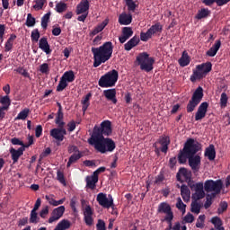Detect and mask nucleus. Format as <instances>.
Here are the masks:
<instances>
[{"instance_id":"obj_1","label":"nucleus","mask_w":230,"mask_h":230,"mask_svg":"<svg viewBox=\"0 0 230 230\" xmlns=\"http://www.w3.org/2000/svg\"><path fill=\"white\" fill-rule=\"evenodd\" d=\"M201 149V144L196 142L193 138L187 139V142L183 145V149L180 150V154H178V163L184 164L189 159V166L192 169V172H199L201 166V157L197 154Z\"/></svg>"},{"instance_id":"obj_2","label":"nucleus","mask_w":230,"mask_h":230,"mask_svg":"<svg viewBox=\"0 0 230 230\" xmlns=\"http://www.w3.org/2000/svg\"><path fill=\"white\" fill-rule=\"evenodd\" d=\"M92 52L94 58L93 66L98 67L102 64L109 61L110 58L112 57L113 45L111 41H106L101 47H93Z\"/></svg>"},{"instance_id":"obj_3","label":"nucleus","mask_w":230,"mask_h":230,"mask_svg":"<svg viewBox=\"0 0 230 230\" xmlns=\"http://www.w3.org/2000/svg\"><path fill=\"white\" fill-rule=\"evenodd\" d=\"M88 142L102 154L112 153L116 148V144L111 138H105L99 134L95 137H90Z\"/></svg>"},{"instance_id":"obj_4","label":"nucleus","mask_w":230,"mask_h":230,"mask_svg":"<svg viewBox=\"0 0 230 230\" xmlns=\"http://www.w3.org/2000/svg\"><path fill=\"white\" fill-rule=\"evenodd\" d=\"M137 62L140 66L141 70L149 73L154 69L155 59V58H149L147 52H141L137 56Z\"/></svg>"},{"instance_id":"obj_5","label":"nucleus","mask_w":230,"mask_h":230,"mask_svg":"<svg viewBox=\"0 0 230 230\" xmlns=\"http://www.w3.org/2000/svg\"><path fill=\"white\" fill-rule=\"evenodd\" d=\"M119 79V73L116 70H112L106 75H102L99 80V85L102 88H111L116 85Z\"/></svg>"},{"instance_id":"obj_6","label":"nucleus","mask_w":230,"mask_h":230,"mask_svg":"<svg viewBox=\"0 0 230 230\" xmlns=\"http://www.w3.org/2000/svg\"><path fill=\"white\" fill-rule=\"evenodd\" d=\"M204 97V90L202 87H198L196 91H194V93H192V98H190V101H189V103H187V113L193 112L198 105L202 102V99Z\"/></svg>"},{"instance_id":"obj_7","label":"nucleus","mask_w":230,"mask_h":230,"mask_svg":"<svg viewBox=\"0 0 230 230\" xmlns=\"http://www.w3.org/2000/svg\"><path fill=\"white\" fill-rule=\"evenodd\" d=\"M223 187L224 183L222 180H207L204 182V190L206 192H213L212 195L214 197L221 193Z\"/></svg>"},{"instance_id":"obj_8","label":"nucleus","mask_w":230,"mask_h":230,"mask_svg":"<svg viewBox=\"0 0 230 230\" xmlns=\"http://www.w3.org/2000/svg\"><path fill=\"white\" fill-rule=\"evenodd\" d=\"M111 133V122L110 120H105L101 124V127H94L91 138H95L98 135L101 137L110 136Z\"/></svg>"},{"instance_id":"obj_9","label":"nucleus","mask_w":230,"mask_h":230,"mask_svg":"<svg viewBox=\"0 0 230 230\" xmlns=\"http://www.w3.org/2000/svg\"><path fill=\"white\" fill-rule=\"evenodd\" d=\"M97 201L104 208H110L114 206V201L111 195H109V198H107L106 194L99 193L97 196Z\"/></svg>"},{"instance_id":"obj_10","label":"nucleus","mask_w":230,"mask_h":230,"mask_svg":"<svg viewBox=\"0 0 230 230\" xmlns=\"http://www.w3.org/2000/svg\"><path fill=\"white\" fill-rule=\"evenodd\" d=\"M67 134L65 128H58L50 130V136L57 140V146H60V142H62L65 138V136Z\"/></svg>"},{"instance_id":"obj_11","label":"nucleus","mask_w":230,"mask_h":230,"mask_svg":"<svg viewBox=\"0 0 230 230\" xmlns=\"http://www.w3.org/2000/svg\"><path fill=\"white\" fill-rule=\"evenodd\" d=\"M181 176H183V179H185V181H187L189 185L191 183L192 172L190 171L186 168H180V170H178V173H176V179L178 181H182Z\"/></svg>"},{"instance_id":"obj_12","label":"nucleus","mask_w":230,"mask_h":230,"mask_svg":"<svg viewBox=\"0 0 230 230\" xmlns=\"http://www.w3.org/2000/svg\"><path fill=\"white\" fill-rule=\"evenodd\" d=\"M208 106L209 104L207 102L199 104V107H198V111H196V115L194 116L196 121L202 120L206 117Z\"/></svg>"},{"instance_id":"obj_13","label":"nucleus","mask_w":230,"mask_h":230,"mask_svg":"<svg viewBox=\"0 0 230 230\" xmlns=\"http://www.w3.org/2000/svg\"><path fill=\"white\" fill-rule=\"evenodd\" d=\"M65 207L64 206H60L57 208H55L51 214V217L49 219V223L52 224L55 221H58L65 213Z\"/></svg>"},{"instance_id":"obj_14","label":"nucleus","mask_w":230,"mask_h":230,"mask_svg":"<svg viewBox=\"0 0 230 230\" xmlns=\"http://www.w3.org/2000/svg\"><path fill=\"white\" fill-rule=\"evenodd\" d=\"M93 210L90 206H86L84 210V222L88 226H91L93 225Z\"/></svg>"},{"instance_id":"obj_15","label":"nucleus","mask_w":230,"mask_h":230,"mask_svg":"<svg viewBox=\"0 0 230 230\" xmlns=\"http://www.w3.org/2000/svg\"><path fill=\"white\" fill-rule=\"evenodd\" d=\"M134 32L131 27H123L122 35L119 36V40L121 44H124L128 40L133 36Z\"/></svg>"},{"instance_id":"obj_16","label":"nucleus","mask_w":230,"mask_h":230,"mask_svg":"<svg viewBox=\"0 0 230 230\" xmlns=\"http://www.w3.org/2000/svg\"><path fill=\"white\" fill-rule=\"evenodd\" d=\"M103 95L109 102H111L113 104L116 105L118 103L116 89L105 90L103 92Z\"/></svg>"},{"instance_id":"obj_17","label":"nucleus","mask_w":230,"mask_h":230,"mask_svg":"<svg viewBox=\"0 0 230 230\" xmlns=\"http://www.w3.org/2000/svg\"><path fill=\"white\" fill-rule=\"evenodd\" d=\"M89 8H90L89 1L88 0H82L76 7L77 15H80L82 13H88Z\"/></svg>"},{"instance_id":"obj_18","label":"nucleus","mask_w":230,"mask_h":230,"mask_svg":"<svg viewBox=\"0 0 230 230\" xmlns=\"http://www.w3.org/2000/svg\"><path fill=\"white\" fill-rule=\"evenodd\" d=\"M39 48L47 55H50L52 52L50 45H49L48 39L45 36L43 38H40L39 41Z\"/></svg>"},{"instance_id":"obj_19","label":"nucleus","mask_w":230,"mask_h":230,"mask_svg":"<svg viewBox=\"0 0 230 230\" xmlns=\"http://www.w3.org/2000/svg\"><path fill=\"white\" fill-rule=\"evenodd\" d=\"M221 48V40H217L214 43V45H212V47H210V49H208V50H207L206 55L208 57H215L217 55V53L218 52V50Z\"/></svg>"},{"instance_id":"obj_20","label":"nucleus","mask_w":230,"mask_h":230,"mask_svg":"<svg viewBox=\"0 0 230 230\" xmlns=\"http://www.w3.org/2000/svg\"><path fill=\"white\" fill-rule=\"evenodd\" d=\"M24 150V147H20L18 150H15L13 147L10 149V154L12 155L13 164L18 162L19 158L23 155Z\"/></svg>"},{"instance_id":"obj_21","label":"nucleus","mask_w":230,"mask_h":230,"mask_svg":"<svg viewBox=\"0 0 230 230\" xmlns=\"http://www.w3.org/2000/svg\"><path fill=\"white\" fill-rule=\"evenodd\" d=\"M158 143L160 146H162V148H160V151L162 153L166 154L168 152V146L171 143L169 137H162L160 139H158Z\"/></svg>"},{"instance_id":"obj_22","label":"nucleus","mask_w":230,"mask_h":230,"mask_svg":"<svg viewBox=\"0 0 230 230\" xmlns=\"http://www.w3.org/2000/svg\"><path fill=\"white\" fill-rule=\"evenodd\" d=\"M196 69L199 70L201 73H203L204 76H206L207 74L211 72V70H212V64H211L210 61H207L204 64L197 66Z\"/></svg>"},{"instance_id":"obj_23","label":"nucleus","mask_w":230,"mask_h":230,"mask_svg":"<svg viewBox=\"0 0 230 230\" xmlns=\"http://www.w3.org/2000/svg\"><path fill=\"white\" fill-rule=\"evenodd\" d=\"M139 42H140V40L138 36H134L133 38H131V40H129V41H128V43H125L124 45L125 50L130 51L133 48L137 46Z\"/></svg>"},{"instance_id":"obj_24","label":"nucleus","mask_w":230,"mask_h":230,"mask_svg":"<svg viewBox=\"0 0 230 230\" xmlns=\"http://www.w3.org/2000/svg\"><path fill=\"white\" fill-rule=\"evenodd\" d=\"M190 63V58L187 52V50H183V53L181 54V58L178 59V64H180V66L185 67L189 66Z\"/></svg>"},{"instance_id":"obj_25","label":"nucleus","mask_w":230,"mask_h":230,"mask_svg":"<svg viewBox=\"0 0 230 230\" xmlns=\"http://www.w3.org/2000/svg\"><path fill=\"white\" fill-rule=\"evenodd\" d=\"M147 31L150 32L151 36L161 34L163 32V25L160 23V22H157L155 23V25H151L149 29H147Z\"/></svg>"},{"instance_id":"obj_26","label":"nucleus","mask_w":230,"mask_h":230,"mask_svg":"<svg viewBox=\"0 0 230 230\" xmlns=\"http://www.w3.org/2000/svg\"><path fill=\"white\" fill-rule=\"evenodd\" d=\"M204 156L208 157L209 161L216 159V149L213 145H209L208 147L205 149Z\"/></svg>"},{"instance_id":"obj_27","label":"nucleus","mask_w":230,"mask_h":230,"mask_svg":"<svg viewBox=\"0 0 230 230\" xmlns=\"http://www.w3.org/2000/svg\"><path fill=\"white\" fill-rule=\"evenodd\" d=\"M132 16L131 14H126V13H122V14L119 17V22L121 25L128 26L132 22Z\"/></svg>"},{"instance_id":"obj_28","label":"nucleus","mask_w":230,"mask_h":230,"mask_svg":"<svg viewBox=\"0 0 230 230\" xmlns=\"http://www.w3.org/2000/svg\"><path fill=\"white\" fill-rule=\"evenodd\" d=\"M181 199H183V201H185V202L190 201V190H189L188 186L181 185Z\"/></svg>"},{"instance_id":"obj_29","label":"nucleus","mask_w":230,"mask_h":230,"mask_svg":"<svg viewBox=\"0 0 230 230\" xmlns=\"http://www.w3.org/2000/svg\"><path fill=\"white\" fill-rule=\"evenodd\" d=\"M99 181V177H95L93 174V176H88L86 178V183H87V187L92 189V190H94L95 187H96V183L98 182Z\"/></svg>"},{"instance_id":"obj_30","label":"nucleus","mask_w":230,"mask_h":230,"mask_svg":"<svg viewBox=\"0 0 230 230\" xmlns=\"http://www.w3.org/2000/svg\"><path fill=\"white\" fill-rule=\"evenodd\" d=\"M83 157L82 153H74L68 160L66 167L69 168L73 164L77 163Z\"/></svg>"},{"instance_id":"obj_31","label":"nucleus","mask_w":230,"mask_h":230,"mask_svg":"<svg viewBox=\"0 0 230 230\" xmlns=\"http://www.w3.org/2000/svg\"><path fill=\"white\" fill-rule=\"evenodd\" d=\"M211 14V11L206 8L203 9H199V11H198V14H196V19L198 20H202V19H206L208 16H210Z\"/></svg>"},{"instance_id":"obj_32","label":"nucleus","mask_w":230,"mask_h":230,"mask_svg":"<svg viewBox=\"0 0 230 230\" xmlns=\"http://www.w3.org/2000/svg\"><path fill=\"white\" fill-rule=\"evenodd\" d=\"M204 77L203 73L199 69H196L192 72V75H190V82L195 83L197 80H201Z\"/></svg>"},{"instance_id":"obj_33","label":"nucleus","mask_w":230,"mask_h":230,"mask_svg":"<svg viewBox=\"0 0 230 230\" xmlns=\"http://www.w3.org/2000/svg\"><path fill=\"white\" fill-rule=\"evenodd\" d=\"M0 103L3 105L1 108L3 110H5V111H8L9 110V107L11 105V100L10 98L6 95V96H4V97H1L0 98Z\"/></svg>"},{"instance_id":"obj_34","label":"nucleus","mask_w":230,"mask_h":230,"mask_svg":"<svg viewBox=\"0 0 230 230\" xmlns=\"http://www.w3.org/2000/svg\"><path fill=\"white\" fill-rule=\"evenodd\" d=\"M16 38V34H11L10 38L7 40L5 43V52L11 51V49H13V41Z\"/></svg>"},{"instance_id":"obj_35","label":"nucleus","mask_w":230,"mask_h":230,"mask_svg":"<svg viewBox=\"0 0 230 230\" xmlns=\"http://www.w3.org/2000/svg\"><path fill=\"white\" fill-rule=\"evenodd\" d=\"M71 223L68 220H62L55 228V230H66L70 228Z\"/></svg>"},{"instance_id":"obj_36","label":"nucleus","mask_w":230,"mask_h":230,"mask_svg":"<svg viewBox=\"0 0 230 230\" xmlns=\"http://www.w3.org/2000/svg\"><path fill=\"white\" fill-rule=\"evenodd\" d=\"M61 78H63L66 83H73L75 79V76L73 71H67Z\"/></svg>"},{"instance_id":"obj_37","label":"nucleus","mask_w":230,"mask_h":230,"mask_svg":"<svg viewBox=\"0 0 230 230\" xmlns=\"http://www.w3.org/2000/svg\"><path fill=\"white\" fill-rule=\"evenodd\" d=\"M172 209L171 206L166 202H162L158 205V213H166Z\"/></svg>"},{"instance_id":"obj_38","label":"nucleus","mask_w":230,"mask_h":230,"mask_svg":"<svg viewBox=\"0 0 230 230\" xmlns=\"http://www.w3.org/2000/svg\"><path fill=\"white\" fill-rule=\"evenodd\" d=\"M92 97L91 93H88L85 98L82 101V104H83V111L84 113L86 112V111L88 110L89 106H90V98Z\"/></svg>"},{"instance_id":"obj_39","label":"nucleus","mask_w":230,"mask_h":230,"mask_svg":"<svg viewBox=\"0 0 230 230\" xmlns=\"http://www.w3.org/2000/svg\"><path fill=\"white\" fill-rule=\"evenodd\" d=\"M64 114L63 112H58L57 118H56V124L58 128H64L66 123L63 121Z\"/></svg>"},{"instance_id":"obj_40","label":"nucleus","mask_w":230,"mask_h":230,"mask_svg":"<svg viewBox=\"0 0 230 230\" xmlns=\"http://www.w3.org/2000/svg\"><path fill=\"white\" fill-rule=\"evenodd\" d=\"M50 16H51V13L49 12L44 14V16H42L41 18V27L44 30H47L48 28V23L49 22Z\"/></svg>"},{"instance_id":"obj_41","label":"nucleus","mask_w":230,"mask_h":230,"mask_svg":"<svg viewBox=\"0 0 230 230\" xmlns=\"http://www.w3.org/2000/svg\"><path fill=\"white\" fill-rule=\"evenodd\" d=\"M200 209L201 205L198 203V200L192 201V203L190 204V211H192V213L199 214Z\"/></svg>"},{"instance_id":"obj_42","label":"nucleus","mask_w":230,"mask_h":230,"mask_svg":"<svg viewBox=\"0 0 230 230\" xmlns=\"http://www.w3.org/2000/svg\"><path fill=\"white\" fill-rule=\"evenodd\" d=\"M211 224L214 226V227L216 229L221 228L223 227V221L221 218L217 217H214L211 218L210 220Z\"/></svg>"},{"instance_id":"obj_43","label":"nucleus","mask_w":230,"mask_h":230,"mask_svg":"<svg viewBox=\"0 0 230 230\" xmlns=\"http://www.w3.org/2000/svg\"><path fill=\"white\" fill-rule=\"evenodd\" d=\"M40 222V217L38 216L37 211L31 210V216H30V223L31 224H37Z\"/></svg>"},{"instance_id":"obj_44","label":"nucleus","mask_w":230,"mask_h":230,"mask_svg":"<svg viewBox=\"0 0 230 230\" xmlns=\"http://www.w3.org/2000/svg\"><path fill=\"white\" fill-rule=\"evenodd\" d=\"M36 24V18L32 14L29 13L26 20V26L29 28L33 27Z\"/></svg>"},{"instance_id":"obj_45","label":"nucleus","mask_w":230,"mask_h":230,"mask_svg":"<svg viewBox=\"0 0 230 230\" xmlns=\"http://www.w3.org/2000/svg\"><path fill=\"white\" fill-rule=\"evenodd\" d=\"M40 34L39 29H33L31 31V39L32 42H38L40 40Z\"/></svg>"},{"instance_id":"obj_46","label":"nucleus","mask_w":230,"mask_h":230,"mask_svg":"<svg viewBox=\"0 0 230 230\" xmlns=\"http://www.w3.org/2000/svg\"><path fill=\"white\" fill-rule=\"evenodd\" d=\"M67 9V5L66 4H65L64 2H59L58 4H57L56 5V11L58 13H62L64 12H66V10Z\"/></svg>"},{"instance_id":"obj_47","label":"nucleus","mask_w":230,"mask_h":230,"mask_svg":"<svg viewBox=\"0 0 230 230\" xmlns=\"http://www.w3.org/2000/svg\"><path fill=\"white\" fill-rule=\"evenodd\" d=\"M227 102H228V97L227 94L226 93H221L220 95V107L221 108H226L227 105Z\"/></svg>"},{"instance_id":"obj_48","label":"nucleus","mask_w":230,"mask_h":230,"mask_svg":"<svg viewBox=\"0 0 230 230\" xmlns=\"http://www.w3.org/2000/svg\"><path fill=\"white\" fill-rule=\"evenodd\" d=\"M205 191L204 190H196V193L192 194V199L198 201L203 198H205Z\"/></svg>"},{"instance_id":"obj_49","label":"nucleus","mask_w":230,"mask_h":230,"mask_svg":"<svg viewBox=\"0 0 230 230\" xmlns=\"http://www.w3.org/2000/svg\"><path fill=\"white\" fill-rule=\"evenodd\" d=\"M206 219V216L205 215H201L198 217V221L196 222V227L198 228H204V222Z\"/></svg>"},{"instance_id":"obj_50","label":"nucleus","mask_w":230,"mask_h":230,"mask_svg":"<svg viewBox=\"0 0 230 230\" xmlns=\"http://www.w3.org/2000/svg\"><path fill=\"white\" fill-rule=\"evenodd\" d=\"M190 186V189H194L195 191H202L204 190V184L202 182H198L196 184H189Z\"/></svg>"},{"instance_id":"obj_51","label":"nucleus","mask_w":230,"mask_h":230,"mask_svg":"<svg viewBox=\"0 0 230 230\" xmlns=\"http://www.w3.org/2000/svg\"><path fill=\"white\" fill-rule=\"evenodd\" d=\"M67 82L66 81H65L62 77H61V79H60V82H59V84H58V87H57V91L58 92H62V91H64L66 87H67Z\"/></svg>"},{"instance_id":"obj_52","label":"nucleus","mask_w":230,"mask_h":230,"mask_svg":"<svg viewBox=\"0 0 230 230\" xmlns=\"http://www.w3.org/2000/svg\"><path fill=\"white\" fill-rule=\"evenodd\" d=\"M30 113V109H24L22 111H21L18 116H17V119H26V118L28 117Z\"/></svg>"},{"instance_id":"obj_53","label":"nucleus","mask_w":230,"mask_h":230,"mask_svg":"<svg viewBox=\"0 0 230 230\" xmlns=\"http://www.w3.org/2000/svg\"><path fill=\"white\" fill-rule=\"evenodd\" d=\"M35 5H33V8L37 11L42 10L46 0H35Z\"/></svg>"},{"instance_id":"obj_54","label":"nucleus","mask_w":230,"mask_h":230,"mask_svg":"<svg viewBox=\"0 0 230 230\" xmlns=\"http://www.w3.org/2000/svg\"><path fill=\"white\" fill-rule=\"evenodd\" d=\"M228 208V203L224 201V202H220L219 204V208H217V213L218 214H222L225 211H226Z\"/></svg>"},{"instance_id":"obj_55","label":"nucleus","mask_w":230,"mask_h":230,"mask_svg":"<svg viewBox=\"0 0 230 230\" xmlns=\"http://www.w3.org/2000/svg\"><path fill=\"white\" fill-rule=\"evenodd\" d=\"M140 39L142 41L146 42L149 39H152V34L147 31L146 32H141Z\"/></svg>"},{"instance_id":"obj_56","label":"nucleus","mask_w":230,"mask_h":230,"mask_svg":"<svg viewBox=\"0 0 230 230\" xmlns=\"http://www.w3.org/2000/svg\"><path fill=\"white\" fill-rule=\"evenodd\" d=\"M186 205L182 202L181 199L180 198L178 199V202H176V208L180 209L181 212L185 213L186 212Z\"/></svg>"},{"instance_id":"obj_57","label":"nucleus","mask_w":230,"mask_h":230,"mask_svg":"<svg viewBox=\"0 0 230 230\" xmlns=\"http://www.w3.org/2000/svg\"><path fill=\"white\" fill-rule=\"evenodd\" d=\"M165 214V221H167V223H171L173 220V212L171 210L164 213Z\"/></svg>"},{"instance_id":"obj_58","label":"nucleus","mask_w":230,"mask_h":230,"mask_svg":"<svg viewBox=\"0 0 230 230\" xmlns=\"http://www.w3.org/2000/svg\"><path fill=\"white\" fill-rule=\"evenodd\" d=\"M195 217L192 214L189 213L185 217H183V222L185 223H193Z\"/></svg>"},{"instance_id":"obj_59","label":"nucleus","mask_w":230,"mask_h":230,"mask_svg":"<svg viewBox=\"0 0 230 230\" xmlns=\"http://www.w3.org/2000/svg\"><path fill=\"white\" fill-rule=\"evenodd\" d=\"M57 178L58 180L64 185H66V180H65V176L64 173L60 171H58L57 172Z\"/></svg>"},{"instance_id":"obj_60","label":"nucleus","mask_w":230,"mask_h":230,"mask_svg":"<svg viewBox=\"0 0 230 230\" xmlns=\"http://www.w3.org/2000/svg\"><path fill=\"white\" fill-rule=\"evenodd\" d=\"M11 143L14 146H22V147H25L22 141H21L19 138L13 137L11 139Z\"/></svg>"},{"instance_id":"obj_61","label":"nucleus","mask_w":230,"mask_h":230,"mask_svg":"<svg viewBox=\"0 0 230 230\" xmlns=\"http://www.w3.org/2000/svg\"><path fill=\"white\" fill-rule=\"evenodd\" d=\"M68 153L69 154H79L82 153L81 151H79L78 147L76 146H68Z\"/></svg>"},{"instance_id":"obj_62","label":"nucleus","mask_w":230,"mask_h":230,"mask_svg":"<svg viewBox=\"0 0 230 230\" xmlns=\"http://www.w3.org/2000/svg\"><path fill=\"white\" fill-rule=\"evenodd\" d=\"M97 230H106L105 222L102 219L98 220Z\"/></svg>"},{"instance_id":"obj_63","label":"nucleus","mask_w":230,"mask_h":230,"mask_svg":"<svg viewBox=\"0 0 230 230\" xmlns=\"http://www.w3.org/2000/svg\"><path fill=\"white\" fill-rule=\"evenodd\" d=\"M40 71L42 73V74H47L49 71V65L48 64H42L40 66Z\"/></svg>"},{"instance_id":"obj_64","label":"nucleus","mask_w":230,"mask_h":230,"mask_svg":"<svg viewBox=\"0 0 230 230\" xmlns=\"http://www.w3.org/2000/svg\"><path fill=\"white\" fill-rule=\"evenodd\" d=\"M49 208L48 206H46L45 208H43L40 213V216L42 217V218H45L46 216L49 214Z\"/></svg>"}]
</instances>
